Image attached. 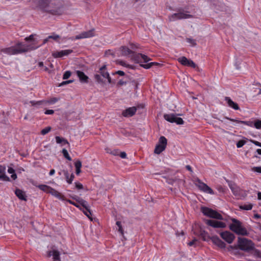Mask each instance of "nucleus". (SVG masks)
Here are the masks:
<instances>
[{
	"mask_svg": "<svg viewBox=\"0 0 261 261\" xmlns=\"http://www.w3.org/2000/svg\"><path fill=\"white\" fill-rule=\"evenodd\" d=\"M55 173V170L54 169H51L50 170L49 173V175L51 176V175H53Z\"/></svg>",
	"mask_w": 261,
	"mask_h": 261,
	"instance_id": "0e129e2a",
	"label": "nucleus"
},
{
	"mask_svg": "<svg viewBox=\"0 0 261 261\" xmlns=\"http://www.w3.org/2000/svg\"><path fill=\"white\" fill-rule=\"evenodd\" d=\"M51 129V128L50 126L46 127L45 128H43L41 130V135H45L47 134L48 133H49Z\"/></svg>",
	"mask_w": 261,
	"mask_h": 261,
	"instance_id": "c9c22d12",
	"label": "nucleus"
},
{
	"mask_svg": "<svg viewBox=\"0 0 261 261\" xmlns=\"http://www.w3.org/2000/svg\"><path fill=\"white\" fill-rule=\"evenodd\" d=\"M48 256H53L55 261H60V253L58 250H53L48 252Z\"/></svg>",
	"mask_w": 261,
	"mask_h": 261,
	"instance_id": "bb28decb",
	"label": "nucleus"
},
{
	"mask_svg": "<svg viewBox=\"0 0 261 261\" xmlns=\"http://www.w3.org/2000/svg\"><path fill=\"white\" fill-rule=\"evenodd\" d=\"M98 72V74H99L102 77H103V79H105L106 80H108V82L109 84L112 83L111 78L110 76L109 72L107 70V67L106 65H103L99 68Z\"/></svg>",
	"mask_w": 261,
	"mask_h": 261,
	"instance_id": "ddd939ff",
	"label": "nucleus"
},
{
	"mask_svg": "<svg viewBox=\"0 0 261 261\" xmlns=\"http://www.w3.org/2000/svg\"><path fill=\"white\" fill-rule=\"evenodd\" d=\"M177 181H179V179H177V178H175V179H168L167 181V182L169 184H171V185H173V184Z\"/></svg>",
	"mask_w": 261,
	"mask_h": 261,
	"instance_id": "3c124183",
	"label": "nucleus"
},
{
	"mask_svg": "<svg viewBox=\"0 0 261 261\" xmlns=\"http://www.w3.org/2000/svg\"><path fill=\"white\" fill-rule=\"evenodd\" d=\"M228 185L234 195L236 196L239 195L240 189L239 187L231 182H229Z\"/></svg>",
	"mask_w": 261,
	"mask_h": 261,
	"instance_id": "a878e982",
	"label": "nucleus"
},
{
	"mask_svg": "<svg viewBox=\"0 0 261 261\" xmlns=\"http://www.w3.org/2000/svg\"><path fill=\"white\" fill-rule=\"evenodd\" d=\"M187 41L189 43H191L192 44V46H195L196 45V41L195 40H194V39H191V38H187Z\"/></svg>",
	"mask_w": 261,
	"mask_h": 261,
	"instance_id": "de8ad7c7",
	"label": "nucleus"
},
{
	"mask_svg": "<svg viewBox=\"0 0 261 261\" xmlns=\"http://www.w3.org/2000/svg\"><path fill=\"white\" fill-rule=\"evenodd\" d=\"M253 126L257 129H261V120H256Z\"/></svg>",
	"mask_w": 261,
	"mask_h": 261,
	"instance_id": "e433bc0d",
	"label": "nucleus"
},
{
	"mask_svg": "<svg viewBox=\"0 0 261 261\" xmlns=\"http://www.w3.org/2000/svg\"><path fill=\"white\" fill-rule=\"evenodd\" d=\"M73 82V80H68V81H63L59 84V87L63 86L64 85L71 83Z\"/></svg>",
	"mask_w": 261,
	"mask_h": 261,
	"instance_id": "a19ab883",
	"label": "nucleus"
},
{
	"mask_svg": "<svg viewBox=\"0 0 261 261\" xmlns=\"http://www.w3.org/2000/svg\"><path fill=\"white\" fill-rule=\"evenodd\" d=\"M60 38V36L56 34H53L49 36L48 38L53 39L54 40L58 41V39Z\"/></svg>",
	"mask_w": 261,
	"mask_h": 261,
	"instance_id": "58836bf2",
	"label": "nucleus"
},
{
	"mask_svg": "<svg viewBox=\"0 0 261 261\" xmlns=\"http://www.w3.org/2000/svg\"><path fill=\"white\" fill-rule=\"evenodd\" d=\"M232 223L229 225V229L236 234L242 236H247L248 232L247 229L242 226L241 222L239 220L232 218Z\"/></svg>",
	"mask_w": 261,
	"mask_h": 261,
	"instance_id": "7ed1b4c3",
	"label": "nucleus"
},
{
	"mask_svg": "<svg viewBox=\"0 0 261 261\" xmlns=\"http://www.w3.org/2000/svg\"><path fill=\"white\" fill-rule=\"evenodd\" d=\"M62 172H63L65 176V178H66V180L67 181V182L69 184V173L68 172V171L67 170H63L62 171Z\"/></svg>",
	"mask_w": 261,
	"mask_h": 261,
	"instance_id": "79ce46f5",
	"label": "nucleus"
},
{
	"mask_svg": "<svg viewBox=\"0 0 261 261\" xmlns=\"http://www.w3.org/2000/svg\"><path fill=\"white\" fill-rule=\"evenodd\" d=\"M225 119H228L232 122H235L237 123L244 124H246V125L251 126V127L253 126L254 123L252 121H246L239 120H237V119H234L229 118L227 117H225Z\"/></svg>",
	"mask_w": 261,
	"mask_h": 261,
	"instance_id": "5701e85b",
	"label": "nucleus"
},
{
	"mask_svg": "<svg viewBox=\"0 0 261 261\" xmlns=\"http://www.w3.org/2000/svg\"><path fill=\"white\" fill-rule=\"evenodd\" d=\"M37 7L41 10L49 12L54 15H60L62 11L60 9H50L49 4L51 0H36Z\"/></svg>",
	"mask_w": 261,
	"mask_h": 261,
	"instance_id": "20e7f679",
	"label": "nucleus"
},
{
	"mask_svg": "<svg viewBox=\"0 0 261 261\" xmlns=\"http://www.w3.org/2000/svg\"><path fill=\"white\" fill-rule=\"evenodd\" d=\"M179 114H166L164 115V119L170 123H175L177 124H183L184 120L178 117Z\"/></svg>",
	"mask_w": 261,
	"mask_h": 261,
	"instance_id": "1a4fd4ad",
	"label": "nucleus"
},
{
	"mask_svg": "<svg viewBox=\"0 0 261 261\" xmlns=\"http://www.w3.org/2000/svg\"><path fill=\"white\" fill-rule=\"evenodd\" d=\"M6 167L0 165V179L3 181H9L10 178L6 175Z\"/></svg>",
	"mask_w": 261,
	"mask_h": 261,
	"instance_id": "412c9836",
	"label": "nucleus"
},
{
	"mask_svg": "<svg viewBox=\"0 0 261 261\" xmlns=\"http://www.w3.org/2000/svg\"><path fill=\"white\" fill-rule=\"evenodd\" d=\"M62 152L64 155V156L68 160V161H71V157L69 156V154H68V152L67 151V150L64 148L62 149Z\"/></svg>",
	"mask_w": 261,
	"mask_h": 261,
	"instance_id": "473e14b6",
	"label": "nucleus"
},
{
	"mask_svg": "<svg viewBox=\"0 0 261 261\" xmlns=\"http://www.w3.org/2000/svg\"><path fill=\"white\" fill-rule=\"evenodd\" d=\"M49 190V191H48V193L50 194L51 195L55 196V197L60 200H65L64 196L61 193L57 191L56 190L50 187Z\"/></svg>",
	"mask_w": 261,
	"mask_h": 261,
	"instance_id": "aec40b11",
	"label": "nucleus"
},
{
	"mask_svg": "<svg viewBox=\"0 0 261 261\" xmlns=\"http://www.w3.org/2000/svg\"><path fill=\"white\" fill-rule=\"evenodd\" d=\"M58 100H59V98H56V97H53V98H50L48 101V102L50 104H54V103H56V102H57Z\"/></svg>",
	"mask_w": 261,
	"mask_h": 261,
	"instance_id": "49530a36",
	"label": "nucleus"
},
{
	"mask_svg": "<svg viewBox=\"0 0 261 261\" xmlns=\"http://www.w3.org/2000/svg\"><path fill=\"white\" fill-rule=\"evenodd\" d=\"M252 204H244L240 206V208L243 210H250L252 208Z\"/></svg>",
	"mask_w": 261,
	"mask_h": 261,
	"instance_id": "2f4dec72",
	"label": "nucleus"
},
{
	"mask_svg": "<svg viewBox=\"0 0 261 261\" xmlns=\"http://www.w3.org/2000/svg\"><path fill=\"white\" fill-rule=\"evenodd\" d=\"M196 185L198 187V188L203 192L211 194H214V192L213 190L209 187L207 185L202 182L200 179H197L196 180Z\"/></svg>",
	"mask_w": 261,
	"mask_h": 261,
	"instance_id": "f8f14e48",
	"label": "nucleus"
},
{
	"mask_svg": "<svg viewBox=\"0 0 261 261\" xmlns=\"http://www.w3.org/2000/svg\"><path fill=\"white\" fill-rule=\"evenodd\" d=\"M186 168L188 170L190 171V172H192V168L190 165H187Z\"/></svg>",
	"mask_w": 261,
	"mask_h": 261,
	"instance_id": "69168bd1",
	"label": "nucleus"
},
{
	"mask_svg": "<svg viewBox=\"0 0 261 261\" xmlns=\"http://www.w3.org/2000/svg\"><path fill=\"white\" fill-rule=\"evenodd\" d=\"M137 108L135 107H130L124 110L122 112V115L125 117L133 116L136 112Z\"/></svg>",
	"mask_w": 261,
	"mask_h": 261,
	"instance_id": "6ab92c4d",
	"label": "nucleus"
},
{
	"mask_svg": "<svg viewBox=\"0 0 261 261\" xmlns=\"http://www.w3.org/2000/svg\"><path fill=\"white\" fill-rule=\"evenodd\" d=\"M35 35H34V34L31 35L29 37H26L25 38V40L27 41H32L33 42H32V43L30 44V45H32L33 46H36L35 45L37 43V41L34 38V36H35ZM38 46L39 47L40 46Z\"/></svg>",
	"mask_w": 261,
	"mask_h": 261,
	"instance_id": "c756f323",
	"label": "nucleus"
},
{
	"mask_svg": "<svg viewBox=\"0 0 261 261\" xmlns=\"http://www.w3.org/2000/svg\"><path fill=\"white\" fill-rule=\"evenodd\" d=\"M207 234V233L205 231L201 232V236L204 241H208V239H210L214 244L219 248H224L225 247V243L221 240L218 237L214 236L210 238Z\"/></svg>",
	"mask_w": 261,
	"mask_h": 261,
	"instance_id": "6e6552de",
	"label": "nucleus"
},
{
	"mask_svg": "<svg viewBox=\"0 0 261 261\" xmlns=\"http://www.w3.org/2000/svg\"><path fill=\"white\" fill-rule=\"evenodd\" d=\"M201 211L204 215L210 218L216 220H223V216L220 213L212 208L207 207H202Z\"/></svg>",
	"mask_w": 261,
	"mask_h": 261,
	"instance_id": "0eeeda50",
	"label": "nucleus"
},
{
	"mask_svg": "<svg viewBox=\"0 0 261 261\" xmlns=\"http://www.w3.org/2000/svg\"><path fill=\"white\" fill-rule=\"evenodd\" d=\"M75 167L76 169H81L82 167V162L78 160L75 163Z\"/></svg>",
	"mask_w": 261,
	"mask_h": 261,
	"instance_id": "8fccbe9b",
	"label": "nucleus"
},
{
	"mask_svg": "<svg viewBox=\"0 0 261 261\" xmlns=\"http://www.w3.org/2000/svg\"><path fill=\"white\" fill-rule=\"evenodd\" d=\"M11 178L13 179V180H15L17 178V175L14 173L13 174H12L11 175Z\"/></svg>",
	"mask_w": 261,
	"mask_h": 261,
	"instance_id": "e2e57ef3",
	"label": "nucleus"
},
{
	"mask_svg": "<svg viewBox=\"0 0 261 261\" xmlns=\"http://www.w3.org/2000/svg\"><path fill=\"white\" fill-rule=\"evenodd\" d=\"M76 73L81 83L83 84H87L89 83V77L83 71L77 70L76 71Z\"/></svg>",
	"mask_w": 261,
	"mask_h": 261,
	"instance_id": "a211bd4d",
	"label": "nucleus"
},
{
	"mask_svg": "<svg viewBox=\"0 0 261 261\" xmlns=\"http://www.w3.org/2000/svg\"><path fill=\"white\" fill-rule=\"evenodd\" d=\"M246 143V141L244 140H240L237 143V146L238 148L242 147Z\"/></svg>",
	"mask_w": 261,
	"mask_h": 261,
	"instance_id": "37998d69",
	"label": "nucleus"
},
{
	"mask_svg": "<svg viewBox=\"0 0 261 261\" xmlns=\"http://www.w3.org/2000/svg\"><path fill=\"white\" fill-rule=\"evenodd\" d=\"M220 236L223 240L229 244L231 243L235 238L233 233L228 231L221 232Z\"/></svg>",
	"mask_w": 261,
	"mask_h": 261,
	"instance_id": "4468645a",
	"label": "nucleus"
},
{
	"mask_svg": "<svg viewBox=\"0 0 261 261\" xmlns=\"http://www.w3.org/2000/svg\"><path fill=\"white\" fill-rule=\"evenodd\" d=\"M55 138H56V142L58 144H62V145H64L65 144H69V143L67 141V140L63 138L60 137L59 136H56Z\"/></svg>",
	"mask_w": 261,
	"mask_h": 261,
	"instance_id": "c85d7f7f",
	"label": "nucleus"
},
{
	"mask_svg": "<svg viewBox=\"0 0 261 261\" xmlns=\"http://www.w3.org/2000/svg\"><path fill=\"white\" fill-rule=\"evenodd\" d=\"M126 83L125 82H124V81H122V80H120V81L118 82V84H118V85H119V86H122V85H124V84H126Z\"/></svg>",
	"mask_w": 261,
	"mask_h": 261,
	"instance_id": "680f3d73",
	"label": "nucleus"
},
{
	"mask_svg": "<svg viewBox=\"0 0 261 261\" xmlns=\"http://www.w3.org/2000/svg\"><path fill=\"white\" fill-rule=\"evenodd\" d=\"M94 79L96 82L99 84L104 85L106 83V79H103L99 74H95L94 75Z\"/></svg>",
	"mask_w": 261,
	"mask_h": 261,
	"instance_id": "cd10ccee",
	"label": "nucleus"
},
{
	"mask_svg": "<svg viewBox=\"0 0 261 261\" xmlns=\"http://www.w3.org/2000/svg\"><path fill=\"white\" fill-rule=\"evenodd\" d=\"M44 113L46 115H51L54 113V111L53 110H47L45 111Z\"/></svg>",
	"mask_w": 261,
	"mask_h": 261,
	"instance_id": "864d4df0",
	"label": "nucleus"
},
{
	"mask_svg": "<svg viewBox=\"0 0 261 261\" xmlns=\"http://www.w3.org/2000/svg\"><path fill=\"white\" fill-rule=\"evenodd\" d=\"M120 51L121 56H125L130 55L132 60L137 63H147L151 60L150 58L144 54L135 53L126 46H121L120 47ZM153 65L161 66L162 65L157 62H150L145 64H140L141 67L145 69H149Z\"/></svg>",
	"mask_w": 261,
	"mask_h": 261,
	"instance_id": "f257e3e1",
	"label": "nucleus"
},
{
	"mask_svg": "<svg viewBox=\"0 0 261 261\" xmlns=\"http://www.w3.org/2000/svg\"><path fill=\"white\" fill-rule=\"evenodd\" d=\"M38 48V46H33L32 45H27L18 42L15 46L3 48L1 51L8 55H14L35 50Z\"/></svg>",
	"mask_w": 261,
	"mask_h": 261,
	"instance_id": "f03ea898",
	"label": "nucleus"
},
{
	"mask_svg": "<svg viewBox=\"0 0 261 261\" xmlns=\"http://www.w3.org/2000/svg\"><path fill=\"white\" fill-rule=\"evenodd\" d=\"M178 61L182 65L192 67L193 68L196 67V64L191 60H188L185 57H181L177 59Z\"/></svg>",
	"mask_w": 261,
	"mask_h": 261,
	"instance_id": "2eb2a0df",
	"label": "nucleus"
},
{
	"mask_svg": "<svg viewBox=\"0 0 261 261\" xmlns=\"http://www.w3.org/2000/svg\"><path fill=\"white\" fill-rule=\"evenodd\" d=\"M225 100L227 103L228 106L233 109L235 110H238L240 109V108L238 106V105L236 103L233 101L231 98L229 97H225Z\"/></svg>",
	"mask_w": 261,
	"mask_h": 261,
	"instance_id": "4be33fe9",
	"label": "nucleus"
},
{
	"mask_svg": "<svg viewBox=\"0 0 261 261\" xmlns=\"http://www.w3.org/2000/svg\"><path fill=\"white\" fill-rule=\"evenodd\" d=\"M251 170L253 172H256L257 173H261V166H260V167H253L252 168Z\"/></svg>",
	"mask_w": 261,
	"mask_h": 261,
	"instance_id": "c03bdc74",
	"label": "nucleus"
},
{
	"mask_svg": "<svg viewBox=\"0 0 261 261\" xmlns=\"http://www.w3.org/2000/svg\"><path fill=\"white\" fill-rule=\"evenodd\" d=\"M74 174L73 173H72L71 174V175L70 176V177H69V184H71L72 183V181H73V180L74 179Z\"/></svg>",
	"mask_w": 261,
	"mask_h": 261,
	"instance_id": "6e6d98bb",
	"label": "nucleus"
},
{
	"mask_svg": "<svg viewBox=\"0 0 261 261\" xmlns=\"http://www.w3.org/2000/svg\"><path fill=\"white\" fill-rule=\"evenodd\" d=\"M116 74H118V75L120 76H123L125 74V73L123 71L118 70L116 72Z\"/></svg>",
	"mask_w": 261,
	"mask_h": 261,
	"instance_id": "bf43d9fd",
	"label": "nucleus"
},
{
	"mask_svg": "<svg viewBox=\"0 0 261 261\" xmlns=\"http://www.w3.org/2000/svg\"><path fill=\"white\" fill-rule=\"evenodd\" d=\"M8 172L10 174H13L15 173V170L12 168H9L8 169Z\"/></svg>",
	"mask_w": 261,
	"mask_h": 261,
	"instance_id": "052dcab7",
	"label": "nucleus"
},
{
	"mask_svg": "<svg viewBox=\"0 0 261 261\" xmlns=\"http://www.w3.org/2000/svg\"><path fill=\"white\" fill-rule=\"evenodd\" d=\"M44 102V101H30V103L32 104V106H35V105H40L42 104Z\"/></svg>",
	"mask_w": 261,
	"mask_h": 261,
	"instance_id": "a18cd8bd",
	"label": "nucleus"
},
{
	"mask_svg": "<svg viewBox=\"0 0 261 261\" xmlns=\"http://www.w3.org/2000/svg\"><path fill=\"white\" fill-rule=\"evenodd\" d=\"M94 36V30L92 29L88 31L84 32L76 35L75 37V39H81L83 38H87L93 37Z\"/></svg>",
	"mask_w": 261,
	"mask_h": 261,
	"instance_id": "dca6fc26",
	"label": "nucleus"
},
{
	"mask_svg": "<svg viewBox=\"0 0 261 261\" xmlns=\"http://www.w3.org/2000/svg\"><path fill=\"white\" fill-rule=\"evenodd\" d=\"M84 210H83L84 213L88 217L90 218V216L91 215V212L90 211L89 205L88 204V207L87 210L86 208H84Z\"/></svg>",
	"mask_w": 261,
	"mask_h": 261,
	"instance_id": "4c0bfd02",
	"label": "nucleus"
},
{
	"mask_svg": "<svg viewBox=\"0 0 261 261\" xmlns=\"http://www.w3.org/2000/svg\"><path fill=\"white\" fill-rule=\"evenodd\" d=\"M73 198L75 199L77 203L81 205L83 207V208H86L87 210H88V202L86 200L76 196H75L74 197H73Z\"/></svg>",
	"mask_w": 261,
	"mask_h": 261,
	"instance_id": "393cba45",
	"label": "nucleus"
},
{
	"mask_svg": "<svg viewBox=\"0 0 261 261\" xmlns=\"http://www.w3.org/2000/svg\"><path fill=\"white\" fill-rule=\"evenodd\" d=\"M251 142L255 144L256 146L261 147V143L254 140H252Z\"/></svg>",
	"mask_w": 261,
	"mask_h": 261,
	"instance_id": "5fc2aeb1",
	"label": "nucleus"
},
{
	"mask_svg": "<svg viewBox=\"0 0 261 261\" xmlns=\"http://www.w3.org/2000/svg\"><path fill=\"white\" fill-rule=\"evenodd\" d=\"M38 187L42 191H43L47 193H48V191H49V189L50 188L49 186H48L45 185H38Z\"/></svg>",
	"mask_w": 261,
	"mask_h": 261,
	"instance_id": "7c9ffc66",
	"label": "nucleus"
},
{
	"mask_svg": "<svg viewBox=\"0 0 261 261\" xmlns=\"http://www.w3.org/2000/svg\"><path fill=\"white\" fill-rule=\"evenodd\" d=\"M117 63L120 65H122L123 66H125V67H128L129 68H133V67L132 65H130L129 64H127L126 63H125V62L122 61V60H118L117 61Z\"/></svg>",
	"mask_w": 261,
	"mask_h": 261,
	"instance_id": "f704fd0d",
	"label": "nucleus"
},
{
	"mask_svg": "<svg viewBox=\"0 0 261 261\" xmlns=\"http://www.w3.org/2000/svg\"><path fill=\"white\" fill-rule=\"evenodd\" d=\"M116 225L118 227V231L121 233L122 236H123V230L121 225V223L120 221H117Z\"/></svg>",
	"mask_w": 261,
	"mask_h": 261,
	"instance_id": "72a5a7b5",
	"label": "nucleus"
},
{
	"mask_svg": "<svg viewBox=\"0 0 261 261\" xmlns=\"http://www.w3.org/2000/svg\"><path fill=\"white\" fill-rule=\"evenodd\" d=\"M177 13H175L168 16L169 21H174L177 20L184 19H188L193 18V15L187 14L188 11L184 10L182 8L177 9L175 10Z\"/></svg>",
	"mask_w": 261,
	"mask_h": 261,
	"instance_id": "39448f33",
	"label": "nucleus"
},
{
	"mask_svg": "<svg viewBox=\"0 0 261 261\" xmlns=\"http://www.w3.org/2000/svg\"><path fill=\"white\" fill-rule=\"evenodd\" d=\"M205 223L207 225L211 226L213 228H225L226 226V224L225 223L219 221L218 220H205Z\"/></svg>",
	"mask_w": 261,
	"mask_h": 261,
	"instance_id": "9b49d317",
	"label": "nucleus"
},
{
	"mask_svg": "<svg viewBox=\"0 0 261 261\" xmlns=\"http://www.w3.org/2000/svg\"><path fill=\"white\" fill-rule=\"evenodd\" d=\"M72 53H73V50L72 49L62 50L59 51L53 52L52 56L55 58H61L64 56H68Z\"/></svg>",
	"mask_w": 261,
	"mask_h": 261,
	"instance_id": "f3484780",
	"label": "nucleus"
},
{
	"mask_svg": "<svg viewBox=\"0 0 261 261\" xmlns=\"http://www.w3.org/2000/svg\"><path fill=\"white\" fill-rule=\"evenodd\" d=\"M120 156L122 159H125L126 157V153L125 152H121Z\"/></svg>",
	"mask_w": 261,
	"mask_h": 261,
	"instance_id": "4d7b16f0",
	"label": "nucleus"
},
{
	"mask_svg": "<svg viewBox=\"0 0 261 261\" xmlns=\"http://www.w3.org/2000/svg\"><path fill=\"white\" fill-rule=\"evenodd\" d=\"M196 242H197V240L194 239V240H192V241L188 243V245L190 246H192L194 245Z\"/></svg>",
	"mask_w": 261,
	"mask_h": 261,
	"instance_id": "13d9d810",
	"label": "nucleus"
},
{
	"mask_svg": "<svg viewBox=\"0 0 261 261\" xmlns=\"http://www.w3.org/2000/svg\"><path fill=\"white\" fill-rule=\"evenodd\" d=\"M257 197L259 200H261V192H258L257 194Z\"/></svg>",
	"mask_w": 261,
	"mask_h": 261,
	"instance_id": "774afa93",
	"label": "nucleus"
},
{
	"mask_svg": "<svg viewBox=\"0 0 261 261\" xmlns=\"http://www.w3.org/2000/svg\"><path fill=\"white\" fill-rule=\"evenodd\" d=\"M71 75V72L70 71H66L63 74V79L64 80L68 79Z\"/></svg>",
	"mask_w": 261,
	"mask_h": 261,
	"instance_id": "ea45409f",
	"label": "nucleus"
},
{
	"mask_svg": "<svg viewBox=\"0 0 261 261\" xmlns=\"http://www.w3.org/2000/svg\"><path fill=\"white\" fill-rule=\"evenodd\" d=\"M81 172V169H76V174L77 175L79 174L80 173V172Z\"/></svg>",
	"mask_w": 261,
	"mask_h": 261,
	"instance_id": "338daca9",
	"label": "nucleus"
},
{
	"mask_svg": "<svg viewBox=\"0 0 261 261\" xmlns=\"http://www.w3.org/2000/svg\"><path fill=\"white\" fill-rule=\"evenodd\" d=\"M167 140L164 136H161L159 141V144L155 146L154 152L156 154H159L163 151L167 146Z\"/></svg>",
	"mask_w": 261,
	"mask_h": 261,
	"instance_id": "9d476101",
	"label": "nucleus"
},
{
	"mask_svg": "<svg viewBox=\"0 0 261 261\" xmlns=\"http://www.w3.org/2000/svg\"><path fill=\"white\" fill-rule=\"evenodd\" d=\"M75 187L77 189H83V185L80 182H75Z\"/></svg>",
	"mask_w": 261,
	"mask_h": 261,
	"instance_id": "603ef678",
	"label": "nucleus"
},
{
	"mask_svg": "<svg viewBox=\"0 0 261 261\" xmlns=\"http://www.w3.org/2000/svg\"><path fill=\"white\" fill-rule=\"evenodd\" d=\"M238 245L241 250L247 252L253 250L254 248L253 242L246 238H239Z\"/></svg>",
	"mask_w": 261,
	"mask_h": 261,
	"instance_id": "423d86ee",
	"label": "nucleus"
},
{
	"mask_svg": "<svg viewBox=\"0 0 261 261\" xmlns=\"http://www.w3.org/2000/svg\"><path fill=\"white\" fill-rule=\"evenodd\" d=\"M15 194L19 199L24 201L27 200L25 193L21 190L16 189L15 191Z\"/></svg>",
	"mask_w": 261,
	"mask_h": 261,
	"instance_id": "b1692460",
	"label": "nucleus"
},
{
	"mask_svg": "<svg viewBox=\"0 0 261 261\" xmlns=\"http://www.w3.org/2000/svg\"><path fill=\"white\" fill-rule=\"evenodd\" d=\"M67 201L68 202H69V203L75 206L76 207L80 208V209L82 210V208L80 207V206H81V205H80L78 203H75V202L71 201V200H67Z\"/></svg>",
	"mask_w": 261,
	"mask_h": 261,
	"instance_id": "09e8293b",
	"label": "nucleus"
}]
</instances>
